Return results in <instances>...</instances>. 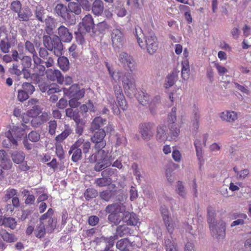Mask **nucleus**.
<instances>
[{
  "label": "nucleus",
  "mask_w": 251,
  "mask_h": 251,
  "mask_svg": "<svg viewBox=\"0 0 251 251\" xmlns=\"http://www.w3.org/2000/svg\"><path fill=\"white\" fill-rule=\"evenodd\" d=\"M1 224L6 227H8L11 229H14L16 228L17 222L13 218H4L2 221Z\"/></svg>",
  "instance_id": "obj_42"
},
{
  "label": "nucleus",
  "mask_w": 251,
  "mask_h": 251,
  "mask_svg": "<svg viewBox=\"0 0 251 251\" xmlns=\"http://www.w3.org/2000/svg\"><path fill=\"white\" fill-rule=\"evenodd\" d=\"M106 122V119H103L100 117L95 118L91 124L90 131L94 132L96 130L100 129V128L105 125Z\"/></svg>",
  "instance_id": "obj_26"
},
{
  "label": "nucleus",
  "mask_w": 251,
  "mask_h": 251,
  "mask_svg": "<svg viewBox=\"0 0 251 251\" xmlns=\"http://www.w3.org/2000/svg\"><path fill=\"white\" fill-rule=\"evenodd\" d=\"M34 12L36 19L42 23H44L45 18H46V9L42 6H38L36 7Z\"/></svg>",
  "instance_id": "obj_31"
},
{
  "label": "nucleus",
  "mask_w": 251,
  "mask_h": 251,
  "mask_svg": "<svg viewBox=\"0 0 251 251\" xmlns=\"http://www.w3.org/2000/svg\"><path fill=\"white\" fill-rule=\"evenodd\" d=\"M69 153L72 154V160L74 162H76L81 159L82 156V151L80 148H73L71 146Z\"/></svg>",
  "instance_id": "obj_34"
},
{
  "label": "nucleus",
  "mask_w": 251,
  "mask_h": 251,
  "mask_svg": "<svg viewBox=\"0 0 251 251\" xmlns=\"http://www.w3.org/2000/svg\"><path fill=\"white\" fill-rule=\"evenodd\" d=\"M7 139L4 140L2 142V145L4 147L6 148H11L12 146H17L18 145V142L15 138H12L11 135L7 133Z\"/></svg>",
  "instance_id": "obj_38"
},
{
  "label": "nucleus",
  "mask_w": 251,
  "mask_h": 251,
  "mask_svg": "<svg viewBox=\"0 0 251 251\" xmlns=\"http://www.w3.org/2000/svg\"><path fill=\"white\" fill-rule=\"evenodd\" d=\"M25 50L32 54V57L37 55L34 45L29 41H26L25 43Z\"/></svg>",
  "instance_id": "obj_57"
},
{
  "label": "nucleus",
  "mask_w": 251,
  "mask_h": 251,
  "mask_svg": "<svg viewBox=\"0 0 251 251\" xmlns=\"http://www.w3.org/2000/svg\"><path fill=\"white\" fill-rule=\"evenodd\" d=\"M58 64L60 68L66 72L70 68V63L68 59L65 56H58Z\"/></svg>",
  "instance_id": "obj_35"
},
{
  "label": "nucleus",
  "mask_w": 251,
  "mask_h": 251,
  "mask_svg": "<svg viewBox=\"0 0 251 251\" xmlns=\"http://www.w3.org/2000/svg\"><path fill=\"white\" fill-rule=\"evenodd\" d=\"M65 111L66 116L74 120L76 124H85V121L80 118L79 111L77 109L73 110V108H68Z\"/></svg>",
  "instance_id": "obj_17"
},
{
  "label": "nucleus",
  "mask_w": 251,
  "mask_h": 251,
  "mask_svg": "<svg viewBox=\"0 0 251 251\" xmlns=\"http://www.w3.org/2000/svg\"><path fill=\"white\" fill-rule=\"evenodd\" d=\"M126 200V196L123 194H120L116 196L115 202L112 204H118L119 205H122L124 206V208L126 209V206L125 202Z\"/></svg>",
  "instance_id": "obj_60"
},
{
  "label": "nucleus",
  "mask_w": 251,
  "mask_h": 251,
  "mask_svg": "<svg viewBox=\"0 0 251 251\" xmlns=\"http://www.w3.org/2000/svg\"><path fill=\"white\" fill-rule=\"evenodd\" d=\"M165 246L166 251H177L174 242L169 239L165 241Z\"/></svg>",
  "instance_id": "obj_58"
},
{
  "label": "nucleus",
  "mask_w": 251,
  "mask_h": 251,
  "mask_svg": "<svg viewBox=\"0 0 251 251\" xmlns=\"http://www.w3.org/2000/svg\"><path fill=\"white\" fill-rule=\"evenodd\" d=\"M17 14V18L21 22H28L33 15L31 9L27 6L24 7Z\"/></svg>",
  "instance_id": "obj_16"
},
{
  "label": "nucleus",
  "mask_w": 251,
  "mask_h": 251,
  "mask_svg": "<svg viewBox=\"0 0 251 251\" xmlns=\"http://www.w3.org/2000/svg\"><path fill=\"white\" fill-rule=\"evenodd\" d=\"M10 136L11 135L12 138L16 139L17 140L18 139L22 138L25 134V130L24 128L13 126L11 130L7 132Z\"/></svg>",
  "instance_id": "obj_24"
},
{
  "label": "nucleus",
  "mask_w": 251,
  "mask_h": 251,
  "mask_svg": "<svg viewBox=\"0 0 251 251\" xmlns=\"http://www.w3.org/2000/svg\"><path fill=\"white\" fill-rule=\"evenodd\" d=\"M137 98L139 102L142 105H149L150 101V96L147 93L141 92L138 95Z\"/></svg>",
  "instance_id": "obj_39"
},
{
  "label": "nucleus",
  "mask_w": 251,
  "mask_h": 251,
  "mask_svg": "<svg viewBox=\"0 0 251 251\" xmlns=\"http://www.w3.org/2000/svg\"><path fill=\"white\" fill-rule=\"evenodd\" d=\"M91 8L92 12L95 15H101L104 10V5L102 1L101 0H95Z\"/></svg>",
  "instance_id": "obj_29"
},
{
  "label": "nucleus",
  "mask_w": 251,
  "mask_h": 251,
  "mask_svg": "<svg viewBox=\"0 0 251 251\" xmlns=\"http://www.w3.org/2000/svg\"><path fill=\"white\" fill-rule=\"evenodd\" d=\"M112 160L111 156H109L103 159H99V162H97L95 165L94 170L96 172L103 170L112 164Z\"/></svg>",
  "instance_id": "obj_20"
},
{
  "label": "nucleus",
  "mask_w": 251,
  "mask_h": 251,
  "mask_svg": "<svg viewBox=\"0 0 251 251\" xmlns=\"http://www.w3.org/2000/svg\"><path fill=\"white\" fill-rule=\"evenodd\" d=\"M12 161L15 164H19L23 163L25 159V153L22 151H15L10 152Z\"/></svg>",
  "instance_id": "obj_25"
},
{
  "label": "nucleus",
  "mask_w": 251,
  "mask_h": 251,
  "mask_svg": "<svg viewBox=\"0 0 251 251\" xmlns=\"http://www.w3.org/2000/svg\"><path fill=\"white\" fill-rule=\"evenodd\" d=\"M220 118L227 122H233L237 119V113L233 111H226L220 114Z\"/></svg>",
  "instance_id": "obj_28"
},
{
  "label": "nucleus",
  "mask_w": 251,
  "mask_h": 251,
  "mask_svg": "<svg viewBox=\"0 0 251 251\" xmlns=\"http://www.w3.org/2000/svg\"><path fill=\"white\" fill-rule=\"evenodd\" d=\"M168 128L169 132L168 134L170 138L169 140L176 139L179 133V129L178 125L176 123H169Z\"/></svg>",
  "instance_id": "obj_27"
},
{
  "label": "nucleus",
  "mask_w": 251,
  "mask_h": 251,
  "mask_svg": "<svg viewBox=\"0 0 251 251\" xmlns=\"http://www.w3.org/2000/svg\"><path fill=\"white\" fill-rule=\"evenodd\" d=\"M0 161L4 170H9L12 166V162L8 157L7 153L3 150H0Z\"/></svg>",
  "instance_id": "obj_23"
},
{
  "label": "nucleus",
  "mask_w": 251,
  "mask_h": 251,
  "mask_svg": "<svg viewBox=\"0 0 251 251\" xmlns=\"http://www.w3.org/2000/svg\"><path fill=\"white\" fill-rule=\"evenodd\" d=\"M41 113V109L39 105H34L27 112L28 116L31 117H38Z\"/></svg>",
  "instance_id": "obj_54"
},
{
  "label": "nucleus",
  "mask_w": 251,
  "mask_h": 251,
  "mask_svg": "<svg viewBox=\"0 0 251 251\" xmlns=\"http://www.w3.org/2000/svg\"><path fill=\"white\" fill-rule=\"evenodd\" d=\"M113 89L119 106L123 110L126 109L127 103L121 87L118 85H115L114 86Z\"/></svg>",
  "instance_id": "obj_13"
},
{
  "label": "nucleus",
  "mask_w": 251,
  "mask_h": 251,
  "mask_svg": "<svg viewBox=\"0 0 251 251\" xmlns=\"http://www.w3.org/2000/svg\"><path fill=\"white\" fill-rule=\"evenodd\" d=\"M155 125L153 123H144L139 126V133L142 138L146 141L150 140L153 136Z\"/></svg>",
  "instance_id": "obj_9"
},
{
  "label": "nucleus",
  "mask_w": 251,
  "mask_h": 251,
  "mask_svg": "<svg viewBox=\"0 0 251 251\" xmlns=\"http://www.w3.org/2000/svg\"><path fill=\"white\" fill-rule=\"evenodd\" d=\"M56 219L53 218H50L47 221L45 222L47 232L51 233L56 228Z\"/></svg>",
  "instance_id": "obj_40"
},
{
  "label": "nucleus",
  "mask_w": 251,
  "mask_h": 251,
  "mask_svg": "<svg viewBox=\"0 0 251 251\" xmlns=\"http://www.w3.org/2000/svg\"><path fill=\"white\" fill-rule=\"evenodd\" d=\"M124 36L120 29H113L111 33V40L113 45L116 47L122 46L124 42Z\"/></svg>",
  "instance_id": "obj_19"
},
{
  "label": "nucleus",
  "mask_w": 251,
  "mask_h": 251,
  "mask_svg": "<svg viewBox=\"0 0 251 251\" xmlns=\"http://www.w3.org/2000/svg\"><path fill=\"white\" fill-rule=\"evenodd\" d=\"M119 60L126 69H128L131 73L136 70V63L133 58L125 52H121L119 56Z\"/></svg>",
  "instance_id": "obj_7"
},
{
  "label": "nucleus",
  "mask_w": 251,
  "mask_h": 251,
  "mask_svg": "<svg viewBox=\"0 0 251 251\" xmlns=\"http://www.w3.org/2000/svg\"><path fill=\"white\" fill-rule=\"evenodd\" d=\"M78 26V32H75L77 35L79 34L81 36H83L86 33H89L91 35L92 28L95 26L92 16L90 14L85 15L82 19V22L79 24Z\"/></svg>",
  "instance_id": "obj_4"
},
{
  "label": "nucleus",
  "mask_w": 251,
  "mask_h": 251,
  "mask_svg": "<svg viewBox=\"0 0 251 251\" xmlns=\"http://www.w3.org/2000/svg\"><path fill=\"white\" fill-rule=\"evenodd\" d=\"M160 212L165 226L168 231L172 234L174 229V224L170 216L169 211L167 207L163 205L160 207Z\"/></svg>",
  "instance_id": "obj_11"
},
{
  "label": "nucleus",
  "mask_w": 251,
  "mask_h": 251,
  "mask_svg": "<svg viewBox=\"0 0 251 251\" xmlns=\"http://www.w3.org/2000/svg\"><path fill=\"white\" fill-rule=\"evenodd\" d=\"M71 132L72 130L70 129H66L61 134L56 137V141L58 142H61L71 134Z\"/></svg>",
  "instance_id": "obj_59"
},
{
  "label": "nucleus",
  "mask_w": 251,
  "mask_h": 251,
  "mask_svg": "<svg viewBox=\"0 0 251 251\" xmlns=\"http://www.w3.org/2000/svg\"><path fill=\"white\" fill-rule=\"evenodd\" d=\"M17 191L14 189H8L5 192V194L3 197L2 200L4 201L7 202L10 199L13 198L15 195H17Z\"/></svg>",
  "instance_id": "obj_55"
},
{
  "label": "nucleus",
  "mask_w": 251,
  "mask_h": 251,
  "mask_svg": "<svg viewBox=\"0 0 251 251\" xmlns=\"http://www.w3.org/2000/svg\"><path fill=\"white\" fill-rule=\"evenodd\" d=\"M131 244L129 240L127 238H123L119 240L116 243V247L121 251H128V247Z\"/></svg>",
  "instance_id": "obj_36"
},
{
  "label": "nucleus",
  "mask_w": 251,
  "mask_h": 251,
  "mask_svg": "<svg viewBox=\"0 0 251 251\" xmlns=\"http://www.w3.org/2000/svg\"><path fill=\"white\" fill-rule=\"evenodd\" d=\"M58 37L60 41L64 42H70L73 38L72 34L65 26L61 25L58 28Z\"/></svg>",
  "instance_id": "obj_15"
},
{
  "label": "nucleus",
  "mask_w": 251,
  "mask_h": 251,
  "mask_svg": "<svg viewBox=\"0 0 251 251\" xmlns=\"http://www.w3.org/2000/svg\"><path fill=\"white\" fill-rule=\"evenodd\" d=\"M16 40L15 36L12 37H6L0 41V50L4 53H8L9 49L16 44Z\"/></svg>",
  "instance_id": "obj_14"
},
{
  "label": "nucleus",
  "mask_w": 251,
  "mask_h": 251,
  "mask_svg": "<svg viewBox=\"0 0 251 251\" xmlns=\"http://www.w3.org/2000/svg\"><path fill=\"white\" fill-rule=\"evenodd\" d=\"M68 7V10L75 15H79L82 12L83 9L77 1L69 2Z\"/></svg>",
  "instance_id": "obj_33"
},
{
  "label": "nucleus",
  "mask_w": 251,
  "mask_h": 251,
  "mask_svg": "<svg viewBox=\"0 0 251 251\" xmlns=\"http://www.w3.org/2000/svg\"><path fill=\"white\" fill-rule=\"evenodd\" d=\"M73 13L68 10L64 17H62V19L69 23L71 25L75 24V18Z\"/></svg>",
  "instance_id": "obj_56"
},
{
  "label": "nucleus",
  "mask_w": 251,
  "mask_h": 251,
  "mask_svg": "<svg viewBox=\"0 0 251 251\" xmlns=\"http://www.w3.org/2000/svg\"><path fill=\"white\" fill-rule=\"evenodd\" d=\"M146 48L150 54H154L158 47L157 38L153 32H149L145 36Z\"/></svg>",
  "instance_id": "obj_5"
},
{
  "label": "nucleus",
  "mask_w": 251,
  "mask_h": 251,
  "mask_svg": "<svg viewBox=\"0 0 251 251\" xmlns=\"http://www.w3.org/2000/svg\"><path fill=\"white\" fill-rule=\"evenodd\" d=\"M46 231L45 224L40 223L34 230V234L36 237L42 238L45 237Z\"/></svg>",
  "instance_id": "obj_37"
},
{
  "label": "nucleus",
  "mask_w": 251,
  "mask_h": 251,
  "mask_svg": "<svg viewBox=\"0 0 251 251\" xmlns=\"http://www.w3.org/2000/svg\"><path fill=\"white\" fill-rule=\"evenodd\" d=\"M194 145L196 148L197 155L199 160L202 157V147L201 141L199 139H196L194 142Z\"/></svg>",
  "instance_id": "obj_61"
},
{
  "label": "nucleus",
  "mask_w": 251,
  "mask_h": 251,
  "mask_svg": "<svg viewBox=\"0 0 251 251\" xmlns=\"http://www.w3.org/2000/svg\"><path fill=\"white\" fill-rule=\"evenodd\" d=\"M207 219L209 226L210 225H214L215 223V213L213 208L211 206H208L207 208Z\"/></svg>",
  "instance_id": "obj_45"
},
{
  "label": "nucleus",
  "mask_w": 251,
  "mask_h": 251,
  "mask_svg": "<svg viewBox=\"0 0 251 251\" xmlns=\"http://www.w3.org/2000/svg\"><path fill=\"white\" fill-rule=\"evenodd\" d=\"M176 74L174 72H173L166 77L165 82L164 83V87L166 88H169L174 85L176 82Z\"/></svg>",
  "instance_id": "obj_49"
},
{
  "label": "nucleus",
  "mask_w": 251,
  "mask_h": 251,
  "mask_svg": "<svg viewBox=\"0 0 251 251\" xmlns=\"http://www.w3.org/2000/svg\"><path fill=\"white\" fill-rule=\"evenodd\" d=\"M126 209L122 205L118 204H109L105 208V211L109 214L107 217L108 222L112 226H118L123 221Z\"/></svg>",
  "instance_id": "obj_1"
},
{
  "label": "nucleus",
  "mask_w": 251,
  "mask_h": 251,
  "mask_svg": "<svg viewBox=\"0 0 251 251\" xmlns=\"http://www.w3.org/2000/svg\"><path fill=\"white\" fill-rule=\"evenodd\" d=\"M108 28L109 25L105 21L100 22L93 27L91 36L95 37L103 34Z\"/></svg>",
  "instance_id": "obj_18"
},
{
  "label": "nucleus",
  "mask_w": 251,
  "mask_h": 251,
  "mask_svg": "<svg viewBox=\"0 0 251 251\" xmlns=\"http://www.w3.org/2000/svg\"><path fill=\"white\" fill-rule=\"evenodd\" d=\"M169 136L166 132V127L164 125H159L156 128V140L160 142H164L168 139Z\"/></svg>",
  "instance_id": "obj_22"
},
{
  "label": "nucleus",
  "mask_w": 251,
  "mask_h": 251,
  "mask_svg": "<svg viewBox=\"0 0 251 251\" xmlns=\"http://www.w3.org/2000/svg\"><path fill=\"white\" fill-rule=\"evenodd\" d=\"M33 70L35 74L38 76H44L46 73L47 70L46 68H50L53 66L54 61L50 58H49L48 60H44L39 58L38 55L33 56Z\"/></svg>",
  "instance_id": "obj_3"
},
{
  "label": "nucleus",
  "mask_w": 251,
  "mask_h": 251,
  "mask_svg": "<svg viewBox=\"0 0 251 251\" xmlns=\"http://www.w3.org/2000/svg\"><path fill=\"white\" fill-rule=\"evenodd\" d=\"M1 237L4 241L7 243L15 242L17 240V238L14 234L7 232H4L1 234Z\"/></svg>",
  "instance_id": "obj_52"
},
{
  "label": "nucleus",
  "mask_w": 251,
  "mask_h": 251,
  "mask_svg": "<svg viewBox=\"0 0 251 251\" xmlns=\"http://www.w3.org/2000/svg\"><path fill=\"white\" fill-rule=\"evenodd\" d=\"M21 89L29 96L33 93L35 90L34 86L31 83L29 82L23 83Z\"/></svg>",
  "instance_id": "obj_47"
},
{
  "label": "nucleus",
  "mask_w": 251,
  "mask_h": 251,
  "mask_svg": "<svg viewBox=\"0 0 251 251\" xmlns=\"http://www.w3.org/2000/svg\"><path fill=\"white\" fill-rule=\"evenodd\" d=\"M106 133L103 129H99L96 131L91 137V141L95 144L94 148L96 150L102 149L106 145V141L104 140Z\"/></svg>",
  "instance_id": "obj_8"
},
{
  "label": "nucleus",
  "mask_w": 251,
  "mask_h": 251,
  "mask_svg": "<svg viewBox=\"0 0 251 251\" xmlns=\"http://www.w3.org/2000/svg\"><path fill=\"white\" fill-rule=\"evenodd\" d=\"M131 73L126 72L121 78L124 89L126 93H133L136 89L135 80Z\"/></svg>",
  "instance_id": "obj_6"
},
{
  "label": "nucleus",
  "mask_w": 251,
  "mask_h": 251,
  "mask_svg": "<svg viewBox=\"0 0 251 251\" xmlns=\"http://www.w3.org/2000/svg\"><path fill=\"white\" fill-rule=\"evenodd\" d=\"M213 237L219 240L223 239L226 235V224L222 221L209 226Z\"/></svg>",
  "instance_id": "obj_10"
},
{
  "label": "nucleus",
  "mask_w": 251,
  "mask_h": 251,
  "mask_svg": "<svg viewBox=\"0 0 251 251\" xmlns=\"http://www.w3.org/2000/svg\"><path fill=\"white\" fill-rule=\"evenodd\" d=\"M133 33L136 37L137 42L139 46L141 48H142V47L143 46V44H141L143 43L142 38L143 37L145 39V36L146 35H145L143 33L141 28L138 25L136 26L135 27L134 31H133Z\"/></svg>",
  "instance_id": "obj_41"
},
{
  "label": "nucleus",
  "mask_w": 251,
  "mask_h": 251,
  "mask_svg": "<svg viewBox=\"0 0 251 251\" xmlns=\"http://www.w3.org/2000/svg\"><path fill=\"white\" fill-rule=\"evenodd\" d=\"M44 23L45 24V31L48 35H51L53 33V30L56 27L57 24L55 19L51 16H48Z\"/></svg>",
  "instance_id": "obj_21"
},
{
  "label": "nucleus",
  "mask_w": 251,
  "mask_h": 251,
  "mask_svg": "<svg viewBox=\"0 0 251 251\" xmlns=\"http://www.w3.org/2000/svg\"><path fill=\"white\" fill-rule=\"evenodd\" d=\"M111 178L102 177L98 178L95 180L96 185L100 187H105L110 185L112 183Z\"/></svg>",
  "instance_id": "obj_44"
},
{
  "label": "nucleus",
  "mask_w": 251,
  "mask_h": 251,
  "mask_svg": "<svg viewBox=\"0 0 251 251\" xmlns=\"http://www.w3.org/2000/svg\"><path fill=\"white\" fill-rule=\"evenodd\" d=\"M43 44L49 51H53L55 56L62 55L63 46L57 35L52 36L48 34L43 35Z\"/></svg>",
  "instance_id": "obj_2"
},
{
  "label": "nucleus",
  "mask_w": 251,
  "mask_h": 251,
  "mask_svg": "<svg viewBox=\"0 0 251 251\" xmlns=\"http://www.w3.org/2000/svg\"><path fill=\"white\" fill-rule=\"evenodd\" d=\"M64 94L69 98H75V99L82 98L85 94L84 89H80L78 84H73L69 89H65Z\"/></svg>",
  "instance_id": "obj_12"
},
{
  "label": "nucleus",
  "mask_w": 251,
  "mask_h": 251,
  "mask_svg": "<svg viewBox=\"0 0 251 251\" xmlns=\"http://www.w3.org/2000/svg\"><path fill=\"white\" fill-rule=\"evenodd\" d=\"M10 8L12 12L17 14L22 8V4L19 0H13L10 5Z\"/></svg>",
  "instance_id": "obj_50"
},
{
  "label": "nucleus",
  "mask_w": 251,
  "mask_h": 251,
  "mask_svg": "<svg viewBox=\"0 0 251 251\" xmlns=\"http://www.w3.org/2000/svg\"><path fill=\"white\" fill-rule=\"evenodd\" d=\"M53 213V211L52 208H49L47 213L43 214L40 218V223L45 224L46 220H49L50 218H52L51 216Z\"/></svg>",
  "instance_id": "obj_62"
},
{
  "label": "nucleus",
  "mask_w": 251,
  "mask_h": 251,
  "mask_svg": "<svg viewBox=\"0 0 251 251\" xmlns=\"http://www.w3.org/2000/svg\"><path fill=\"white\" fill-rule=\"evenodd\" d=\"M114 192L109 190L103 191L100 193V199L106 202H108L114 197Z\"/></svg>",
  "instance_id": "obj_46"
},
{
  "label": "nucleus",
  "mask_w": 251,
  "mask_h": 251,
  "mask_svg": "<svg viewBox=\"0 0 251 251\" xmlns=\"http://www.w3.org/2000/svg\"><path fill=\"white\" fill-rule=\"evenodd\" d=\"M129 233V229L125 225H121L117 226L116 230V234L111 236L110 237H106V238H112L114 237H116L115 240H117L118 236L120 237H123Z\"/></svg>",
  "instance_id": "obj_32"
},
{
  "label": "nucleus",
  "mask_w": 251,
  "mask_h": 251,
  "mask_svg": "<svg viewBox=\"0 0 251 251\" xmlns=\"http://www.w3.org/2000/svg\"><path fill=\"white\" fill-rule=\"evenodd\" d=\"M48 50L46 47H41L39 49V58L44 60H48L49 58H50L54 61L53 58L51 56H49Z\"/></svg>",
  "instance_id": "obj_53"
},
{
  "label": "nucleus",
  "mask_w": 251,
  "mask_h": 251,
  "mask_svg": "<svg viewBox=\"0 0 251 251\" xmlns=\"http://www.w3.org/2000/svg\"><path fill=\"white\" fill-rule=\"evenodd\" d=\"M68 10L66 5L62 3L57 4L54 8V12L58 16L61 17L62 18Z\"/></svg>",
  "instance_id": "obj_43"
},
{
  "label": "nucleus",
  "mask_w": 251,
  "mask_h": 251,
  "mask_svg": "<svg viewBox=\"0 0 251 251\" xmlns=\"http://www.w3.org/2000/svg\"><path fill=\"white\" fill-rule=\"evenodd\" d=\"M123 221L129 226H135L137 223V218L135 214L130 213L126 210L124 215Z\"/></svg>",
  "instance_id": "obj_30"
},
{
  "label": "nucleus",
  "mask_w": 251,
  "mask_h": 251,
  "mask_svg": "<svg viewBox=\"0 0 251 251\" xmlns=\"http://www.w3.org/2000/svg\"><path fill=\"white\" fill-rule=\"evenodd\" d=\"M107 100L108 101V103L110 104V106L111 107V109L112 110L114 113L118 115L120 113L119 109L116 104L115 100L113 97V96L111 95H108L107 97Z\"/></svg>",
  "instance_id": "obj_48"
},
{
  "label": "nucleus",
  "mask_w": 251,
  "mask_h": 251,
  "mask_svg": "<svg viewBox=\"0 0 251 251\" xmlns=\"http://www.w3.org/2000/svg\"><path fill=\"white\" fill-rule=\"evenodd\" d=\"M29 98V96L21 89L17 92V99L20 102H24Z\"/></svg>",
  "instance_id": "obj_63"
},
{
  "label": "nucleus",
  "mask_w": 251,
  "mask_h": 251,
  "mask_svg": "<svg viewBox=\"0 0 251 251\" xmlns=\"http://www.w3.org/2000/svg\"><path fill=\"white\" fill-rule=\"evenodd\" d=\"M98 191L96 189L88 188L84 193V197L86 200L89 201L96 198L98 196Z\"/></svg>",
  "instance_id": "obj_51"
},
{
  "label": "nucleus",
  "mask_w": 251,
  "mask_h": 251,
  "mask_svg": "<svg viewBox=\"0 0 251 251\" xmlns=\"http://www.w3.org/2000/svg\"><path fill=\"white\" fill-rule=\"evenodd\" d=\"M28 138L31 142H36L40 140V135L36 131H32L28 134Z\"/></svg>",
  "instance_id": "obj_64"
}]
</instances>
